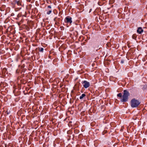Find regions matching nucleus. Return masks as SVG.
I'll use <instances>...</instances> for the list:
<instances>
[{
    "label": "nucleus",
    "mask_w": 147,
    "mask_h": 147,
    "mask_svg": "<svg viewBox=\"0 0 147 147\" xmlns=\"http://www.w3.org/2000/svg\"><path fill=\"white\" fill-rule=\"evenodd\" d=\"M86 96V95L84 94H82L81 96H80V99H82L84 97H85Z\"/></svg>",
    "instance_id": "423d86ee"
},
{
    "label": "nucleus",
    "mask_w": 147,
    "mask_h": 147,
    "mask_svg": "<svg viewBox=\"0 0 147 147\" xmlns=\"http://www.w3.org/2000/svg\"><path fill=\"white\" fill-rule=\"evenodd\" d=\"M140 102L138 100L135 99L131 100V106L132 108L137 107L140 104Z\"/></svg>",
    "instance_id": "f257e3e1"
},
{
    "label": "nucleus",
    "mask_w": 147,
    "mask_h": 147,
    "mask_svg": "<svg viewBox=\"0 0 147 147\" xmlns=\"http://www.w3.org/2000/svg\"><path fill=\"white\" fill-rule=\"evenodd\" d=\"M132 38L133 39H135V38H136V35L134 34L132 35Z\"/></svg>",
    "instance_id": "9d476101"
},
{
    "label": "nucleus",
    "mask_w": 147,
    "mask_h": 147,
    "mask_svg": "<svg viewBox=\"0 0 147 147\" xmlns=\"http://www.w3.org/2000/svg\"><path fill=\"white\" fill-rule=\"evenodd\" d=\"M65 22L71 24L72 23V18L69 16H67L66 17L65 20Z\"/></svg>",
    "instance_id": "20e7f679"
},
{
    "label": "nucleus",
    "mask_w": 147,
    "mask_h": 147,
    "mask_svg": "<svg viewBox=\"0 0 147 147\" xmlns=\"http://www.w3.org/2000/svg\"><path fill=\"white\" fill-rule=\"evenodd\" d=\"M121 63H123V61H121Z\"/></svg>",
    "instance_id": "f8f14e48"
},
{
    "label": "nucleus",
    "mask_w": 147,
    "mask_h": 147,
    "mask_svg": "<svg viewBox=\"0 0 147 147\" xmlns=\"http://www.w3.org/2000/svg\"><path fill=\"white\" fill-rule=\"evenodd\" d=\"M82 83L83 86L86 88H88L90 86L89 82L86 80L82 81Z\"/></svg>",
    "instance_id": "7ed1b4c3"
},
{
    "label": "nucleus",
    "mask_w": 147,
    "mask_h": 147,
    "mask_svg": "<svg viewBox=\"0 0 147 147\" xmlns=\"http://www.w3.org/2000/svg\"><path fill=\"white\" fill-rule=\"evenodd\" d=\"M123 94L122 96L123 99L121 100V101L125 102L128 100V96L129 95V93L127 91L125 90L123 91Z\"/></svg>",
    "instance_id": "f03ea898"
},
{
    "label": "nucleus",
    "mask_w": 147,
    "mask_h": 147,
    "mask_svg": "<svg viewBox=\"0 0 147 147\" xmlns=\"http://www.w3.org/2000/svg\"><path fill=\"white\" fill-rule=\"evenodd\" d=\"M137 32L138 33L140 34L143 32V30L142 28L140 27L138 28Z\"/></svg>",
    "instance_id": "39448f33"
},
{
    "label": "nucleus",
    "mask_w": 147,
    "mask_h": 147,
    "mask_svg": "<svg viewBox=\"0 0 147 147\" xmlns=\"http://www.w3.org/2000/svg\"><path fill=\"white\" fill-rule=\"evenodd\" d=\"M18 5L19 4V3L18 2Z\"/></svg>",
    "instance_id": "4468645a"
},
{
    "label": "nucleus",
    "mask_w": 147,
    "mask_h": 147,
    "mask_svg": "<svg viewBox=\"0 0 147 147\" xmlns=\"http://www.w3.org/2000/svg\"><path fill=\"white\" fill-rule=\"evenodd\" d=\"M48 7L49 8H51V7L50 6H48Z\"/></svg>",
    "instance_id": "9b49d317"
},
{
    "label": "nucleus",
    "mask_w": 147,
    "mask_h": 147,
    "mask_svg": "<svg viewBox=\"0 0 147 147\" xmlns=\"http://www.w3.org/2000/svg\"><path fill=\"white\" fill-rule=\"evenodd\" d=\"M44 50V49L42 48H41L40 50V51L41 52H43Z\"/></svg>",
    "instance_id": "1a4fd4ad"
},
{
    "label": "nucleus",
    "mask_w": 147,
    "mask_h": 147,
    "mask_svg": "<svg viewBox=\"0 0 147 147\" xmlns=\"http://www.w3.org/2000/svg\"><path fill=\"white\" fill-rule=\"evenodd\" d=\"M117 96H118V97H121L122 96V94L121 93H118L117 95Z\"/></svg>",
    "instance_id": "0eeeda50"
},
{
    "label": "nucleus",
    "mask_w": 147,
    "mask_h": 147,
    "mask_svg": "<svg viewBox=\"0 0 147 147\" xmlns=\"http://www.w3.org/2000/svg\"><path fill=\"white\" fill-rule=\"evenodd\" d=\"M18 5L19 4V3L18 2Z\"/></svg>",
    "instance_id": "ddd939ff"
},
{
    "label": "nucleus",
    "mask_w": 147,
    "mask_h": 147,
    "mask_svg": "<svg viewBox=\"0 0 147 147\" xmlns=\"http://www.w3.org/2000/svg\"><path fill=\"white\" fill-rule=\"evenodd\" d=\"M51 10H50L47 12V14L48 15L49 14L51 13Z\"/></svg>",
    "instance_id": "6e6552de"
},
{
    "label": "nucleus",
    "mask_w": 147,
    "mask_h": 147,
    "mask_svg": "<svg viewBox=\"0 0 147 147\" xmlns=\"http://www.w3.org/2000/svg\"><path fill=\"white\" fill-rule=\"evenodd\" d=\"M16 72L17 73V70H16Z\"/></svg>",
    "instance_id": "2eb2a0df"
}]
</instances>
